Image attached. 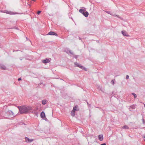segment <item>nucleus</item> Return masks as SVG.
I'll list each match as a JSON object with an SVG mask.
<instances>
[{
	"label": "nucleus",
	"mask_w": 145,
	"mask_h": 145,
	"mask_svg": "<svg viewBox=\"0 0 145 145\" xmlns=\"http://www.w3.org/2000/svg\"><path fill=\"white\" fill-rule=\"evenodd\" d=\"M21 80V78H19L18 79V81H20V80Z\"/></svg>",
	"instance_id": "nucleus-21"
},
{
	"label": "nucleus",
	"mask_w": 145,
	"mask_h": 145,
	"mask_svg": "<svg viewBox=\"0 0 145 145\" xmlns=\"http://www.w3.org/2000/svg\"><path fill=\"white\" fill-rule=\"evenodd\" d=\"M123 128L128 129L129 128V127L128 126H124L123 127Z\"/></svg>",
	"instance_id": "nucleus-16"
},
{
	"label": "nucleus",
	"mask_w": 145,
	"mask_h": 145,
	"mask_svg": "<svg viewBox=\"0 0 145 145\" xmlns=\"http://www.w3.org/2000/svg\"><path fill=\"white\" fill-rule=\"evenodd\" d=\"M42 103L43 105H45L46 103V101L45 100H43L42 101Z\"/></svg>",
	"instance_id": "nucleus-13"
},
{
	"label": "nucleus",
	"mask_w": 145,
	"mask_h": 145,
	"mask_svg": "<svg viewBox=\"0 0 145 145\" xmlns=\"http://www.w3.org/2000/svg\"><path fill=\"white\" fill-rule=\"evenodd\" d=\"M99 139L100 141H102L103 139V135H99Z\"/></svg>",
	"instance_id": "nucleus-8"
},
{
	"label": "nucleus",
	"mask_w": 145,
	"mask_h": 145,
	"mask_svg": "<svg viewBox=\"0 0 145 145\" xmlns=\"http://www.w3.org/2000/svg\"><path fill=\"white\" fill-rule=\"evenodd\" d=\"M75 65H76V66L81 68V69H83L85 70H86L85 69V68L84 67L82 66L80 64H79L78 63H75Z\"/></svg>",
	"instance_id": "nucleus-5"
},
{
	"label": "nucleus",
	"mask_w": 145,
	"mask_h": 145,
	"mask_svg": "<svg viewBox=\"0 0 145 145\" xmlns=\"http://www.w3.org/2000/svg\"><path fill=\"white\" fill-rule=\"evenodd\" d=\"M144 106L145 107V104H144Z\"/></svg>",
	"instance_id": "nucleus-25"
},
{
	"label": "nucleus",
	"mask_w": 145,
	"mask_h": 145,
	"mask_svg": "<svg viewBox=\"0 0 145 145\" xmlns=\"http://www.w3.org/2000/svg\"><path fill=\"white\" fill-rule=\"evenodd\" d=\"M101 145H106V144L105 143H103V144H102Z\"/></svg>",
	"instance_id": "nucleus-23"
},
{
	"label": "nucleus",
	"mask_w": 145,
	"mask_h": 145,
	"mask_svg": "<svg viewBox=\"0 0 145 145\" xmlns=\"http://www.w3.org/2000/svg\"><path fill=\"white\" fill-rule=\"evenodd\" d=\"M32 1H35V0H32Z\"/></svg>",
	"instance_id": "nucleus-24"
},
{
	"label": "nucleus",
	"mask_w": 145,
	"mask_h": 145,
	"mask_svg": "<svg viewBox=\"0 0 145 145\" xmlns=\"http://www.w3.org/2000/svg\"><path fill=\"white\" fill-rule=\"evenodd\" d=\"M48 34L49 35H55L56 36H57V34L56 33H55L52 32V31H50L48 33Z\"/></svg>",
	"instance_id": "nucleus-6"
},
{
	"label": "nucleus",
	"mask_w": 145,
	"mask_h": 145,
	"mask_svg": "<svg viewBox=\"0 0 145 145\" xmlns=\"http://www.w3.org/2000/svg\"><path fill=\"white\" fill-rule=\"evenodd\" d=\"M144 141H145V139H144Z\"/></svg>",
	"instance_id": "nucleus-26"
},
{
	"label": "nucleus",
	"mask_w": 145,
	"mask_h": 145,
	"mask_svg": "<svg viewBox=\"0 0 145 145\" xmlns=\"http://www.w3.org/2000/svg\"><path fill=\"white\" fill-rule=\"evenodd\" d=\"M50 61L48 59H46L42 61V63H46L50 62Z\"/></svg>",
	"instance_id": "nucleus-7"
},
{
	"label": "nucleus",
	"mask_w": 145,
	"mask_h": 145,
	"mask_svg": "<svg viewBox=\"0 0 145 145\" xmlns=\"http://www.w3.org/2000/svg\"><path fill=\"white\" fill-rule=\"evenodd\" d=\"M132 94L134 95L135 98H136L137 97L136 95L134 93H132Z\"/></svg>",
	"instance_id": "nucleus-17"
},
{
	"label": "nucleus",
	"mask_w": 145,
	"mask_h": 145,
	"mask_svg": "<svg viewBox=\"0 0 145 145\" xmlns=\"http://www.w3.org/2000/svg\"><path fill=\"white\" fill-rule=\"evenodd\" d=\"M111 82L113 84L114 83V81L113 80H112L111 81Z\"/></svg>",
	"instance_id": "nucleus-22"
},
{
	"label": "nucleus",
	"mask_w": 145,
	"mask_h": 145,
	"mask_svg": "<svg viewBox=\"0 0 145 145\" xmlns=\"http://www.w3.org/2000/svg\"><path fill=\"white\" fill-rule=\"evenodd\" d=\"M142 122H143V124H144L145 123V121H144V119H143L142 120Z\"/></svg>",
	"instance_id": "nucleus-19"
},
{
	"label": "nucleus",
	"mask_w": 145,
	"mask_h": 145,
	"mask_svg": "<svg viewBox=\"0 0 145 145\" xmlns=\"http://www.w3.org/2000/svg\"><path fill=\"white\" fill-rule=\"evenodd\" d=\"M75 112H74L72 110L71 113V115H72V116H74L75 115Z\"/></svg>",
	"instance_id": "nucleus-12"
},
{
	"label": "nucleus",
	"mask_w": 145,
	"mask_h": 145,
	"mask_svg": "<svg viewBox=\"0 0 145 145\" xmlns=\"http://www.w3.org/2000/svg\"><path fill=\"white\" fill-rule=\"evenodd\" d=\"M20 113L21 114H26L31 111V108L29 106H18Z\"/></svg>",
	"instance_id": "nucleus-1"
},
{
	"label": "nucleus",
	"mask_w": 145,
	"mask_h": 145,
	"mask_svg": "<svg viewBox=\"0 0 145 145\" xmlns=\"http://www.w3.org/2000/svg\"><path fill=\"white\" fill-rule=\"evenodd\" d=\"M40 116L42 118H44L45 117V114L44 112H42L40 114Z\"/></svg>",
	"instance_id": "nucleus-10"
},
{
	"label": "nucleus",
	"mask_w": 145,
	"mask_h": 145,
	"mask_svg": "<svg viewBox=\"0 0 145 145\" xmlns=\"http://www.w3.org/2000/svg\"><path fill=\"white\" fill-rule=\"evenodd\" d=\"M79 12L80 13H82L86 17H87L88 16V12L83 9H80L79 10Z\"/></svg>",
	"instance_id": "nucleus-2"
},
{
	"label": "nucleus",
	"mask_w": 145,
	"mask_h": 145,
	"mask_svg": "<svg viewBox=\"0 0 145 145\" xmlns=\"http://www.w3.org/2000/svg\"><path fill=\"white\" fill-rule=\"evenodd\" d=\"M17 111L16 112L15 111H14V112H13L11 110H8V112H7V113L8 114V116H14V114H17Z\"/></svg>",
	"instance_id": "nucleus-3"
},
{
	"label": "nucleus",
	"mask_w": 145,
	"mask_h": 145,
	"mask_svg": "<svg viewBox=\"0 0 145 145\" xmlns=\"http://www.w3.org/2000/svg\"><path fill=\"white\" fill-rule=\"evenodd\" d=\"M77 108V107L76 106H75V107H74L72 111L74 112H75V111L76 110Z\"/></svg>",
	"instance_id": "nucleus-15"
},
{
	"label": "nucleus",
	"mask_w": 145,
	"mask_h": 145,
	"mask_svg": "<svg viewBox=\"0 0 145 145\" xmlns=\"http://www.w3.org/2000/svg\"><path fill=\"white\" fill-rule=\"evenodd\" d=\"M129 78V76L128 75H127L126 76V78L127 79H128Z\"/></svg>",
	"instance_id": "nucleus-20"
},
{
	"label": "nucleus",
	"mask_w": 145,
	"mask_h": 145,
	"mask_svg": "<svg viewBox=\"0 0 145 145\" xmlns=\"http://www.w3.org/2000/svg\"><path fill=\"white\" fill-rule=\"evenodd\" d=\"M122 33L124 36H129V35H128V34L127 33V32L125 31H121Z\"/></svg>",
	"instance_id": "nucleus-9"
},
{
	"label": "nucleus",
	"mask_w": 145,
	"mask_h": 145,
	"mask_svg": "<svg viewBox=\"0 0 145 145\" xmlns=\"http://www.w3.org/2000/svg\"><path fill=\"white\" fill-rule=\"evenodd\" d=\"M144 138H145V137H144Z\"/></svg>",
	"instance_id": "nucleus-27"
},
{
	"label": "nucleus",
	"mask_w": 145,
	"mask_h": 145,
	"mask_svg": "<svg viewBox=\"0 0 145 145\" xmlns=\"http://www.w3.org/2000/svg\"><path fill=\"white\" fill-rule=\"evenodd\" d=\"M1 68L3 69H5L6 67L5 66L3 65L1 66Z\"/></svg>",
	"instance_id": "nucleus-14"
},
{
	"label": "nucleus",
	"mask_w": 145,
	"mask_h": 145,
	"mask_svg": "<svg viewBox=\"0 0 145 145\" xmlns=\"http://www.w3.org/2000/svg\"><path fill=\"white\" fill-rule=\"evenodd\" d=\"M5 12L7 14H14V12H10V11H6Z\"/></svg>",
	"instance_id": "nucleus-11"
},
{
	"label": "nucleus",
	"mask_w": 145,
	"mask_h": 145,
	"mask_svg": "<svg viewBox=\"0 0 145 145\" xmlns=\"http://www.w3.org/2000/svg\"><path fill=\"white\" fill-rule=\"evenodd\" d=\"M25 139L26 142H31L33 141V139H30L27 137L25 138Z\"/></svg>",
	"instance_id": "nucleus-4"
},
{
	"label": "nucleus",
	"mask_w": 145,
	"mask_h": 145,
	"mask_svg": "<svg viewBox=\"0 0 145 145\" xmlns=\"http://www.w3.org/2000/svg\"><path fill=\"white\" fill-rule=\"evenodd\" d=\"M41 12V11H38L37 14H39Z\"/></svg>",
	"instance_id": "nucleus-18"
}]
</instances>
